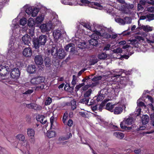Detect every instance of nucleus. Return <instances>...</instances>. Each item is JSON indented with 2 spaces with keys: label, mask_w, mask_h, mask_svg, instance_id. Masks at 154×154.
<instances>
[{
  "label": "nucleus",
  "mask_w": 154,
  "mask_h": 154,
  "mask_svg": "<svg viewBox=\"0 0 154 154\" xmlns=\"http://www.w3.org/2000/svg\"><path fill=\"white\" fill-rule=\"evenodd\" d=\"M45 78L43 76H37L32 79L31 83L34 85H38L44 82Z\"/></svg>",
  "instance_id": "4"
},
{
  "label": "nucleus",
  "mask_w": 154,
  "mask_h": 154,
  "mask_svg": "<svg viewBox=\"0 0 154 154\" xmlns=\"http://www.w3.org/2000/svg\"><path fill=\"white\" fill-rule=\"evenodd\" d=\"M98 61V59L96 58H94L91 59L89 61L90 64L91 65H94L97 63Z\"/></svg>",
  "instance_id": "35"
},
{
  "label": "nucleus",
  "mask_w": 154,
  "mask_h": 154,
  "mask_svg": "<svg viewBox=\"0 0 154 154\" xmlns=\"http://www.w3.org/2000/svg\"><path fill=\"white\" fill-rule=\"evenodd\" d=\"M45 66L47 67H49L51 66V60L48 57L46 58L45 59Z\"/></svg>",
  "instance_id": "31"
},
{
  "label": "nucleus",
  "mask_w": 154,
  "mask_h": 154,
  "mask_svg": "<svg viewBox=\"0 0 154 154\" xmlns=\"http://www.w3.org/2000/svg\"><path fill=\"white\" fill-rule=\"evenodd\" d=\"M32 9L31 7H29L27 8L26 10V13L28 15L32 14Z\"/></svg>",
  "instance_id": "53"
},
{
  "label": "nucleus",
  "mask_w": 154,
  "mask_h": 154,
  "mask_svg": "<svg viewBox=\"0 0 154 154\" xmlns=\"http://www.w3.org/2000/svg\"><path fill=\"white\" fill-rule=\"evenodd\" d=\"M115 21L116 22L119 23L121 25H124V20L120 18H118L115 19Z\"/></svg>",
  "instance_id": "40"
},
{
  "label": "nucleus",
  "mask_w": 154,
  "mask_h": 154,
  "mask_svg": "<svg viewBox=\"0 0 154 154\" xmlns=\"http://www.w3.org/2000/svg\"><path fill=\"white\" fill-rule=\"evenodd\" d=\"M58 49L57 46L55 45H54L51 50V54L52 55L56 56L58 52Z\"/></svg>",
  "instance_id": "21"
},
{
  "label": "nucleus",
  "mask_w": 154,
  "mask_h": 154,
  "mask_svg": "<svg viewBox=\"0 0 154 154\" xmlns=\"http://www.w3.org/2000/svg\"><path fill=\"white\" fill-rule=\"evenodd\" d=\"M72 80L71 82V84L74 87L76 84L77 78L76 76L75 75H73L72 76Z\"/></svg>",
  "instance_id": "43"
},
{
  "label": "nucleus",
  "mask_w": 154,
  "mask_h": 154,
  "mask_svg": "<svg viewBox=\"0 0 154 154\" xmlns=\"http://www.w3.org/2000/svg\"><path fill=\"white\" fill-rule=\"evenodd\" d=\"M100 33L96 31H95L94 33L91 35V39L89 41L90 44L93 46H96L98 44L97 40L101 36Z\"/></svg>",
  "instance_id": "2"
},
{
  "label": "nucleus",
  "mask_w": 154,
  "mask_h": 154,
  "mask_svg": "<svg viewBox=\"0 0 154 154\" xmlns=\"http://www.w3.org/2000/svg\"><path fill=\"white\" fill-rule=\"evenodd\" d=\"M81 24L87 29H88L90 30H91V26L88 24L86 23H82Z\"/></svg>",
  "instance_id": "41"
},
{
  "label": "nucleus",
  "mask_w": 154,
  "mask_h": 154,
  "mask_svg": "<svg viewBox=\"0 0 154 154\" xmlns=\"http://www.w3.org/2000/svg\"><path fill=\"white\" fill-rule=\"evenodd\" d=\"M72 134L69 133V134L65 136H61L58 139V140L60 142L62 141H64L72 137Z\"/></svg>",
  "instance_id": "22"
},
{
  "label": "nucleus",
  "mask_w": 154,
  "mask_h": 154,
  "mask_svg": "<svg viewBox=\"0 0 154 154\" xmlns=\"http://www.w3.org/2000/svg\"><path fill=\"white\" fill-rule=\"evenodd\" d=\"M34 61L36 64L41 65L43 63V58L41 55H37L35 57Z\"/></svg>",
  "instance_id": "10"
},
{
  "label": "nucleus",
  "mask_w": 154,
  "mask_h": 154,
  "mask_svg": "<svg viewBox=\"0 0 154 154\" xmlns=\"http://www.w3.org/2000/svg\"><path fill=\"white\" fill-rule=\"evenodd\" d=\"M77 47L81 49H85L86 47V44L84 42H79L77 45Z\"/></svg>",
  "instance_id": "24"
},
{
  "label": "nucleus",
  "mask_w": 154,
  "mask_h": 154,
  "mask_svg": "<svg viewBox=\"0 0 154 154\" xmlns=\"http://www.w3.org/2000/svg\"><path fill=\"white\" fill-rule=\"evenodd\" d=\"M124 24H130L131 22V18L129 17H125L124 19Z\"/></svg>",
  "instance_id": "36"
},
{
  "label": "nucleus",
  "mask_w": 154,
  "mask_h": 154,
  "mask_svg": "<svg viewBox=\"0 0 154 154\" xmlns=\"http://www.w3.org/2000/svg\"><path fill=\"white\" fill-rule=\"evenodd\" d=\"M51 25L49 23L42 24L40 26L42 32H48L51 29Z\"/></svg>",
  "instance_id": "8"
},
{
  "label": "nucleus",
  "mask_w": 154,
  "mask_h": 154,
  "mask_svg": "<svg viewBox=\"0 0 154 154\" xmlns=\"http://www.w3.org/2000/svg\"><path fill=\"white\" fill-rule=\"evenodd\" d=\"M103 36L106 38H109L111 37V35L107 32H104L103 34Z\"/></svg>",
  "instance_id": "52"
},
{
  "label": "nucleus",
  "mask_w": 154,
  "mask_h": 154,
  "mask_svg": "<svg viewBox=\"0 0 154 154\" xmlns=\"http://www.w3.org/2000/svg\"><path fill=\"white\" fill-rule=\"evenodd\" d=\"M104 98V95L102 94H100L97 96L96 100L97 101L102 100Z\"/></svg>",
  "instance_id": "42"
},
{
  "label": "nucleus",
  "mask_w": 154,
  "mask_h": 154,
  "mask_svg": "<svg viewBox=\"0 0 154 154\" xmlns=\"http://www.w3.org/2000/svg\"><path fill=\"white\" fill-rule=\"evenodd\" d=\"M72 45H73V43H69L68 44V45H66L65 47V50L67 51H69V49L71 48V47Z\"/></svg>",
  "instance_id": "46"
},
{
  "label": "nucleus",
  "mask_w": 154,
  "mask_h": 154,
  "mask_svg": "<svg viewBox=\"0 0 154 154\" xmlns=\"http://www.w3.org/2000/svg\"><path fill=\"white\" fill-rule=\"evenodd\" d=\"M44 85H42L40 86H38L36 87V90H41L43 89L44 88Z\"/></svg>",
  "instance_id": "61"
},
{
  "label": "nucleus",
  "mask_w": 154,
  "mask_h": 154,
  "mask_svg": "<svg viewBox=\"0 0 154 154\" xmlns=\"http://www.w3.org/2000/svg\"><path fill=\"white\" fill-rule=\"evenodd\" d=\"M39 11V9L38 8H34L32 9V16L34 17L36 16Z\"/></svg>",
  "instance_id": "34"
},
{
  "label": "nucleus",
  "mask_w": 154,
  "mask_h": 154,
  "mask_svg": "<svg viewBox=\"0 0 154 154\" xmlns=\"http://www.w3.org/2000/svg\"><path fill=\"white\" fill-rule=\"evenodd\" d=\"M34 24V21L32 18H29L28 22V25L29 26H32Z\"/></svg>",
  "instance_id": "38"
},
{
  "label": "nucleus",
  "mask_w": 154,
  "mask_h": 154,
  "mask_svg": "<svg viewBox=\"0 0 154 154\" xmlns=\"http://www.w3.org/2000/svg\"><path fill=\"white\" fill-rule=\"evenodd\" d=\"M137 105L138 106L141 107H144V108H146V106L145 104L144 103L142 102H138V101L137 102Z\"/></svg>",
  "instance_id": "51"
},
{
  "label": "nucleus",
  "mask_w": 154,
  "mask_h": 154,
  "mask_svg": "<svg viewBox=\"0 0 154 154\" xmlns=\"http://www.w3.org/2000/svg\"><path fill=\"white\" fill-rule=\"evenodd\" d=\"M107 57L106 54L105 53H102L99 54L98 55V57L100 60H103L106 58Z\"/></svg>",
  "instance_id": "32"
},
{
  "label": "nucleus",
  "mask_w": 154,
  "mask_h": 154,
  "mask_svg": "<svg viewBox=\"0 0 154 154\" xmlns=\"http://www.w3.org/2000/svg\"><path fill=\"white\" fill-rule=\"evenodd\" d=\"M143 30L146 32L151 31L152 30V27L148 25L143 26Z\"/></svg>",
  "instance_id": "25"
},
{
  "label": "nucleus",
  "mask_w": 154,
  "mask_h": 154,
  "mask_svg": "<svg viewBox=\"0 0 154 154\" xmlns=\"http://www.w3.org/2000/svg\"><path fill=\"white\" fill-rule=\"evenodd\" d=\"M147 11L151 13L154 12V7L152 6L148 8H147Z\"/></svg>",
  "instance_id": "56"
},
{
  "label": "nucleus",
  "mask_w": 154,
  "mask_h": 154,
  "mask_svg": "<svg viewBox=\"0 0 154 154\" xmlns=\"http://www.w3.org/2000/svg\"><path fill=\"white\" fill-rule=\"evenodd\" d=\"M16 138L17 140L21 141H24L25 140V137L22 134H17L16 136Z\"/></svg>",
  "instance_id": "26"
},
{
  "label": "nucleus",
  "mask_w": 154,
  "mask_h": 154,
  "mask_svg": "<svg viewBox=\"0 0 154 154\" xmlns=\"http://www.w3.org/2000/svg\"><path fill=\"white\" fill-rule=\"evenodd\" d=\"M113 135L119 139H122L124 137V134L123 133L118 131L114 132Z\"/></svg>",
  "instance_id": "23"
},
{
  "label": "nucleus",
  "mask_w": 154,
  "mask_h": 154,
  "mask_svg": "<svg viewBox=\"0 0 154 154\" xmlns=\"http://www.w3.org/2000/svg\"><path fill=\"white\" fill-rule=\"evenodd\" d=\"M135 154H140L141 152V150L140 149H136L134 150Z\"/></svg>",
  "instance_id": "58"
},
{
  "label": "nucleus",
  "mask_w": 154,
  "mask_h": 154,
  "mask_svg": "<svg viewBox=\"0 0 154 154\" xmlns=\"http://www.w3.org/2000/svg\"><path fill=\"white\" fill-rule=\"evenodd\" d=\"M89 98H87L86 97H85L81 99L79 101L80 103H85V104H87L88 103L89 100Z\"/></svg>",
  "instance_id": "39"
},
{
  "label": "nucleus",
  "mask_w": 154,
  "mask_h": 154,
  "mask_svg": "<svg viewBox=\"0 0 154 154\" xmlns=\"http://www.w3.org/2000/svg\"><path fill=\"white\" fill-rule=\"evenodd\" d=\"M87 113L85 112H79L80 115L84 117H86Z\"/></svg>",
  "instance_id": "63"
},
{
  "label": "nucleus",
  "mask_w": 154,
  "mask_h": 154,
  "mask_svg": "<svg viewBox=\"0 0 154 154\" xmlns=\"http://www.w3.org/2000/svg\"><path fill=\"white\" fill-rule=\"evenodd\" d=\"M147 19L146 21H150L154 19V14H148L146 15Z\"/></svg>",
  "instance_id": "27"
},
{
  "label": "nucleus",
  "mask_w": 154,
  "mask_h": 154,
  "mask_svg": "<svg viewBox=\"0 0 154 154\" xmlns=\"http://www.w3.org/2000/svg\"><path fill=\"white\" fill-rule=\"evenodd\" d=\"M92 92L91 89H89L85 93L84 96L85 97L89 98Z\"/></svg>",
  "instance_id": "29"
},
{
  "label": "nucleus",
  "mask_w": 154,
  "mask_h": 154,
  "mask_svg": "<svg viewBox=\"0 0 154 154\" xmlns=\"http://www.w3.org/2000/svg\"><path fill=\"white\" fill-rule=\"evenodd\" d=\"M142 5L140 3L138 4L137 8L138 10L142 11L143 10V8Z\"/></svg>",
  "instance_id": "64"
},
{
  "label": "nucleus",
  "mask_w": 154,
  "mask_h": 154,
  "mask_svg": "<svg viewBox=\"0 0 154 154\" xmlns=\"http://www.w3.org/2000/svg\"><path fill=\"white\" fill-rule=\"evenodd\" d=\"M115 104H112L111 103H108L106 105V109L111 112H112L113 108L115 106Z\"/></svg>",
  "instance_id": "20"
},
{
  "label": "nucleus",
  "mask_w": 154,
  "mask_h": 154,
  "mask_svg": "<svg viewBox=\"0 0 154 154\" xmlns=\"http://www.w3.org/2000/svg\"><path fill=\"white\" fill-rule=\"evenodd\" d=\"M67 117V113H64L63 115V116L62 119V121L63 123L65 124H66V120Z\"/></svg>",
  "instance_id": "48"
},
{
  "label": "nucleus",
  "mask_w": 154,
  "mask_h": 154,
  "mask_svg": "<svg viewBox=\"0 0 154 154\" xmlns=\"http://www.w3.org/2000/svg\"><path fill=\"white\" fill-rule=\"evenodd\" d=\"M126 71L124 69H120L119 71L115 72L113 74L112 76L117 78L120 76L123 73H126Z\"/></svg>",
  "instance_id": "18"
},
{
  "label": "nucleus",
  "mask_w": 154,
  "mask_h": 154,
  "mask_svg": "<svg viewBox=\"0 0 154 154\" xmlns=\"http://www.w3.org/2000/svg\"><path fill=\"white\" fill-rule=\"evenodd\" d=\"M11 76L14 79H16L19 77L20 72L18 68H14L12 70L10 73Z\"/></svg>",
  "instance_id": "7"
},
{
  "label": "nucleus",
  "mask_w": 154,
  "mask_h": 154,
  "mask_svg": "<svg viewBox=\"0 0 154 154\" xmlns=\"http://www.w3.org/2000/svg\"><path fill=\"white\" fill-rule=\"evenodd\" d=\"M102 78V77L101 76L95 77L92 79V80L93 81H97L101 80Z\"/></svg>",
  "instance_id": "54"
},
{
  "label": "nucleus",
  "mask_w": 154,
  "mask_h": 154,
  "mask_svg": "<svg viewBox=\"0 0 154 154\" xmlns=\"http://www.w3.org/2000/svg\"><path fill=\"white\" fill-rule=\"evenodd\" d=\"M112 51L114 53L119 54L121 53L122 52V50L121 48L119 47L112 50Z\"/></svg>",
  "instance_id": "30"
},
{
  "label": "nucleus",
  "mask_w": 154,
  "mask_h": 154,
  "mask_svg": "<svg viewBox=\"0 0 154 154\" xmlns=\"http://www.w3.org/2000/svg\"><path fill=\"white\" fill-rule=\"evenodd\" d=\"M35 130L31 128H29L27 129V134L28 137H30L29 139L30 142L32 143H34L35 142V138L34 137L35 135Z\"/></svg>",
  "instance_id": "5"
},
{
  "label": "nucleus",
  "mask_w": 154,
  "mask_h": 154,
  "mask_svg": "<svg viewBox=\"0 0 154 154\" xmlns=\"http://www.w3.org/2000/svg\"><path fill=\"white\" fill-rule=\"evenodd\" d=\"M75 51V46L74 44H73V45H72L71 47L69 52L71 53H73Z\"/></svg>",
  "instance_id": "55"
},
{
  "label": "nucleus",
  "mask_w": 154,
  "mask_h": 154,
  "mask_svg": "<svg viewBox=\"0 0 154 154\" xmlns=\"http://www.w3.org/2000/svg\"><path fill=\"white\" fill-rule=\"evenodd\" d=\"M47 40V36L44 35H41L38 38H33V42L34 48L37 49L39 48L40 46L44 45Z\"/></svg>",
  "instance_id": "1"
},
{
  "label": "nucleus",
  "mask_w": 154,
  "mask_h": 154,
  "mask_svg": "<svg viewBox=\"0 0 154 154\" xmlns=\"http://www.w3.org/2000/svg\"><path fill=\"white\" fill-rule=\"evenodd\" d=\"M126 106L125 105H118L114 107L112 112L115 115H119L123 112V109L125 110Z\"/></svg>",
  "instance_id": "6"
},
{
  "label": "nucleus",
  "mask_w": 154,
  "mask_h": 154,
  "mask_svg": "<svg viewBox=\"0 0 154 154\" xmlns=\"http://www.w3.org/2000/svg\"><path fill=\"white\" fill-rule=\"evenodd\" d=\"M94 4L96 6V7L95 8L97 9H100L102 8V7L101 5L99 3L96 2Z\"/></svg>",
  "instance_id": "57"
},
{
  "label": "nucleus",
  "mask_w": 154,
  "mask_h": 154,
  "mask_svg": "<svg viewBox=\"0 0 154 154\" xmlns=\"http://www.w3.org/2000/svg\"><path fill=\"white\" fill-rule=\"evenodd\" d=\"M128 42H130L129 44H131L134 46H136L135 45L138 42L136 39H132L129 40L128 41Z\"/></svg>",
  "instance_id": "44"
},
{
  "label": "nucleus",
  "mask_w": 154,
  "mask_h": 154,
  "mask_svg": "<svg viewBox=\"0 0 154 154\" xmlns=\"http://www.w3.org/2000/svg\"><path fill=\"white\" fill-rule=\"evenodd\" d=\"M50 123H51V128H52L53 122H54V117L51 116L50 118Z\"/></svg>",
  "instance_id": "59"
},
{
  "label": "nucleus",
  "mask_w": 154,
  "mask_h": 154,
  "mask_svg": "<svg viewBox=\"0 0 154 154\" xmlns=\"http://www.w3.org/2000/svg\"><path fill=\"white\" fill-rule=\"evenodd\" d=\"M66 54L63 49L59 48L56 56L59 59H62L65 57Z\"/></svg>",
  "instance_id": "14"
},
{
  "label": "nucleus",
  "mask_w": 154,
  "mask_h": 154,
  "mask_svg": "<svg viewBox=\"0 0 154 154\" xmlns=\"http://www.w3.org/2000/svg\"><path fill=\"white\" fill-rule=\"evenodd\" d=\"M84 85V83H83L81 84H79V85H76L75 87V91H78L81 87L83 86Z\"/></svg>",
  "instance_id": "45"
},
{
  "label": "nucleus",
  "mask_w": 154,
  "mask_h": 154,
  "mask_svg": "<svg viewBox=\"0 0 154 154\" xmlns=\"http://www.w3.org/2000/svg\"><path fill=\"white\" fill-rule=\"evenodd\" d=\"M141 120L142 124L144 125H145L149 122V116L147 115H143L142 116Z\"/></svg>",
  "instance_id": "19"
},
{
  "label": "nucleus",
  "mask_w": 154,
  "mask_h": 154,
  "mask_svg": "<svg viewBox=\"0 0 154 154\" xmlns=\"http://www.w3.org/2000/svg\"><path fill=\"white\" fill-rule=\"evenodd\" d=\"M31 38L29 35L26 34L22 37V40L25 45H29L30 44Z\"/></svg>",
  "instance_id": "12"
},
{
  "label": "nucleus",
  "mask_w": 154,
  "mask_h": 154,
  "mask_svg": "<svg viewBox=\"0 0 154 154\" xmlns=\"http://www.w3.org/2000/svg\"><path fill=\"white\" fill-rule=\"evenodd\" d=\"M44 16L42 15L38 16L36 18V22L37 23H41L43 20Z\"/></svg>",
  "instance_id": "28"
},
{
  "label": "nucleus",
  "mask_w": 154,
  "mask_h": 154,
  "mask_svg": "<svg viewBox=\"0 0 154 154\" xmlns=\"http://www.w3.org/2000/svg\"><path fill=\"white\" fill-rule=\"evenodd\" d=\"M33 91V90L29 89L26 91L24 93H23V94H30L32 93Z\"/></svg>",
  "instance_id": "60"
},
{
  "label": "nucleus",
  "mask_w": 154,
  "mask_h": 154,
  "mask_svg": "<svg viewBox=\"0 0 154 154\" xmlns=\"http://www.w3.org/2000/svg\"><path fill=\"white\" fill-rule=\"evenodd\" d=\"M27 19L25 18H23L20 20V24L22 26H24L27 23Z\"/></svg>",
  "instance_id": "37"
},
{
  "label": "nucleus",
  "mask_w": 154,
  "mask_h": 154,
  "mask_svg": "<svg viewBox=\"0 0 154 154\" xmlns=\"http://www.w3.org/2000/svg\"><path fill=\"white\" fill-rule=\"evenodd\" d=\"M53 34L55 39H58L60 37L61 35V32L60 30L56 29L53 32Z\"/></svg>",
  "instance_id": "16"
},
{
  "label": "nucleus",
  "mask_w": 154,
  "mask_h": 154,
  "mask_svg": "<svg viewBox=\"0 0 154 154\" xmlns=\"http://www.w3.org/2000/svg\"><path fill=\"white\" fill-rule=\"evenodd\" d=\"M52 102V99L51 98L48 97L45 102V104L46 105H50Z\"/></svg>",
  "instance_id": "49"
},
{
  "label": "nucleus",
  "mask_w": 154,
  "mask_h": 154,
  "mask_svg": "<svg viewBox=\"0 0 154 154\" xmlns=\"http://www.w3.org/2000/svg\"><path fill=\"white\" fill-rule=\"evenodd\" d=\"M36 68L35 65H32L27 67V71L30 74L34 73L36 71Z\"/></svg>",
  "instance_id": "17"
},
{
  "label": "nucleus",
  "mask_w": 154,
  "mask_h": 154,
  "mask_svg": "<svg viewBox=\"0 0 154 154\" xmlns=\"http://www.w3.org/2000/svg\"><path fill=\"white\" fill-rule=\"evenodd\" d=\"M134 119L130 117L126 119L123 120L120 124L121 128L125 130H130L132 128L131 127H128L126 125H130L133 122Z\"/></svg>",
  "instance_id": "3"
},
{
  "label": "nucleus",
  "mask_w": 154,
  "mask_h": 154,
  "mask_svg": "<svg viewBox=\"0 0 154 154\" xmlns=\"http://www.w3.org/2000/svg\"><path fill=\"white\" fill-rule=\"evenodd\" d=\"M32 53V50L29 47L25 48L23 52V55L26 57H30Z\"/></svg>",
  "instance_id": "13"
},
{
  "label": "nucleus",
  "mask_w": 154,
  "mask_h": 154,
  "mask_svg": "<svg viewBox=\"0 0 154 154\" xmlns=\"http://www.w3.org/2000/svg\"><path fill=\"white\" fill-rule=\"evenodd\" d=\"M36 119L37 121L40 122L43 124H45L47 121L45 117L42 115H38L36 117Z\"/></svg>",
  "instance_id": "15"
},
{
  "label": "nucleus",
  "mask_w": 154,
  "mask_h": 154,
  "mask_svg": "<svg viewBox=\"0 0 154 154\" xmlns=\"http://www.w3.org/2000/svg\"><path fill=\"white\" fill-rule=\"evenodd\" d=\"M126 83H122V82H121L119 83H118L119 88H124L126 86Z\"/></svg>",
  "instance_id": "47"
},
{
  "label": "nucleus",
  "mask_w": 154,
  "mask_h": 154,
  "mask_svg": "<svg viewBox=\"0 0 154 154\" xmlns=\"http://www.w3.org/2000/svg\"><path fill=\"white\" fill-rule=\"evenodd\" d=\"M76 102L75 101L73 100L71 102V108L72 110H74L76 108Z\"/></svg>",
  "instance_id": "50"
},
{
  "label": "nucleus",
  "mask_w": 154,
  "mask_h": 154,
  "mask_svg": "<svg viewBox=\"0 0 154 154\" xmlns=\"http://www.w3.org/2000/svg\"><path fill=\"white\" fill-rule=\"evenodd\" d=\"M146 42L148 43H154V38L152 39L150 38L149 39H147Z\"/></svg>",
  "instance_id": "62"
},
{
  "label": "nucleus",
  "mask_w": 154,
  "mask_h": 154,
  "mask_svg": "<svg viewBox=\"0 0 154 154\" xmlns=\"http://www.w3.org/2000/svg\"><path fill=\"white\" fill-rule=\"evenodd\" d=\"M55 133L54 131H51L48 132L47 136L49 138L53 137L55 136Z\"/></svg>",
  "instance_id": "33"
},
{
  "label": "nucleus",
  "mask_w": 154,
  "mask_h": 154,
  "mask_svg": "<svg viewBox=\"0 0 154 154\" xmlns=\"http://www.w3.org/2000/svg\"><path fill=\"white\" fill-rule=\"evenodd\" d=\"M134 7L132 4H126L124 5V7L123 10V12L125 14H128L129 12V10L132 9Z\"/></svg>",
  "instance_id": "11"
},
{
  "label": "nucleus",
  "mask_w": 154,
  "mask_h": 154,
  "mask_svg": "<svg viewBox=\"0 0 154 154\" xmlns=\"http://www.w3.org/2000/svg\"><path fill=\"white\" fill-rule=\"evenodd\" d=\"M8 66L1 65L0 66V75L4 76L8 73Z\"/></svg>",
  "instance_id": "9"
}]
</instances>
